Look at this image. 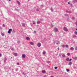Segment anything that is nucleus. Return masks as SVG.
Masks as SVG:
<instances>
[{"mask_svg": "<svg viewBox=\"0 0 77 77\" xmlns=\"http://www.w3.org/2000/svg\"><path fill=\"white\" fill-rule=\"evenodd\" d=\"M68 4H69H69H70V3H69V2H68Z\"/></svg>", "mask_w": 77, "mask_h": 77, "instance_id": "39", "label": "nucleus"}, {"mask_svg": "<svg viewBox=\"0 0 77 77\" xmlns=\"http://www.w3.org/2000/svg\"><path fill=\"white\" fill-rule=\"evenodd\" d=\"M37 24H41V22L40 21H38L37 22Z\"/></svg>", "mask_w": 77, "mask_h": 77, "instance_id": "19", "label": "nucleus"}, {"mask_svg": "<svg viewBox=\"0 0 77 77\" xmlns=\"http://www.w3.org/2000/svg\"><path fill=\"white\" fill-rule=\"evenodd\" d=\"M70 50H74V48L73 47L70 48Z\"/></svg>", "mask_w": 77, "mask_h": 77, "instance_id": "12", "label": "nucleus"}, {"mask_svg": "<svg viewBox=\"0 0 77 77\" xmlns=\"http://www.w3.org/2000/svg\"><path fill=\"white\" fill-rule=\"evenodd\" d=\"M41 21H43V19H41Z\"/></svg>", "mask_w": 77, "mask_h": 77, "instance_id": "47", "label": "nucleus"}, {"mask_svg": "<svg viewBox=\"0 0 77 77\" xmlns=\"http://www.w3.org/2000/svg\"><path fill=\"white\" fill-rule=\"evenodd\" d=\"M62 57H65V54H63L62 55Z\"/></svg>", "mask_w": 77, "mask_h": 77, "instance_id": "20", "label": "nucleus"}, {"mask_svg": "<svg viewBox=\"0 0 77 77\" xmlns=\"http://www.w3.org/2000/svg\"><path fill=\"white\" fill-rule=\"evenodd\" d=\"M51 11H53V8H51Z\"/></svg>", "mask_w": 77, "mask_h": 77, "instance_id": "24", "label": "nucleus"}, {"mask_svg": "<svg viewBox=\"0 0 77 77\" xmlns=\"http://www.w3.org/2000/svg\"><path fill=\"white\" fill-rule=\"evenodd\" d=\"M76 30H77V29H76Z\"/></svg>", "mask_w": 77, "mask_h": 77, "instance_id": "50", "label": "nucleus"}, {"mask_svg": "<svg viewBox=\"0 0 77 77\" xmlns=\"http://www.w3.org/2000/svg\"><path fill=\"white\" fill-rule=\"evenodd\" d=\"M48 63H50V61H48Z\"/></svg>", "mask_w": 77, "mask_h": 77, "instance_id": "46", "label": "nucleus"}, {"mask_svg": "<svg viewBox=\"0 0 77 77\" xmlns=\"http://www.w3.org/2000/svg\"><path fill=\"white\" fill-rule=\"evenodd\" d=\"M14 54L15 56H17L18 55V54H17V53H14Z\"/></svg>", "mask_w": 77, "mask_h": 77, "instance_id": "13", "label": "nucleus"}, {"mask_svg": "<svg viewBox=\"0 0 77 77\" xmlns=\"http://www.w3.org/2000/svg\"><path fill=\"white\" fill-rule=\"evenodd\" d=\"M17 4H18V5H20V2H19V1H17Z\"/></svg>", "mask_w": 77, "mask_h": 77, "instance_id": "18", "label": "nucleus"}, {"mask_svg": "<svg viewBox=\"0 0 77 77\" xmlns=\"http://www.w3.org/2000/svg\"><path fill=\"white\" fill-rule=\"evenodd\" d=\"M75 34L76 35H77V32H74Z\"/></svg>", "mask_w": 77, "mask_h": 77, "instance_id": "25", "label": "nucleus"}, {"mask_svg": "<svg viewBox=\"0 0 77 77\" xmlns=\"http://www.w3.org/2000/svg\"><path fill=\"white\" fill-rule=\"evenodd\" d=\"M33 24H35V22L34 21L33 22Z\"/></svg>", "mask_w": 77, "mask_h": 77, "instance_id": "28", "label": "nucleus"}, {"mask_svg": "<svg viewBox=\"0 0 77 77\" xmlns=\"http://www.w3.org/2000/svg\"><path fill=\"white\" fill-rule=\"evenodd\" d=\"M66 70L67 71H69V69H66Z\"/></svg>", "mask_w": 77, "mask_h": 77, "instance_id": "31", "label": "nucleus"}, {"mask_svg": "<svg viewBox=\"0 0 77 77\" xmlns=\"http://www.w3.org/2000/svg\"><path fill=\"white\" fill-rule=\"evenodd\" d=\"M17 65H19V63H17Z\"/></svg>", "mask_w": 77, "mask_h": 77, "instance_id": "45", "label": "nucleus"}, {"mask_svg": "<svg viewBox=\"0 0 77 77\" xmlns=\"http://www.w3.org/2000/svg\"><path fill=\"white\" fill-rule=\"evenodd\" d=\"M3 27H5V24H3Z\"/></svg>", "mask_w": 77, "mask_h": 77, "instance_id": "37", "label": "nucleus"}, {"mask_svg": "<svg viewBox=\"0 0 77 77\" xmlns=\"http://www.w3.org/2000/svg\"><path fill=\"white\" fill-rule=\"evenodd\" d=\"M28 0V1H29L30 0Z\"/></svg>", "mask_w": 77, "mask_h": 77, "instance_id": "51", "label": "nucleus"}, {"mask_svg": "<svg viewBox=\"0 0 77 77\" xmlns=\"http://www.w3.org/2000/svg\"><path fill=\"white\" fill-rule=\"evenodd\" d=\"M57 67H55V69H57Z\"/></svg>", "mask_w": 77, "mask_h": 77, "instance_id": "41", "label": "nucleus"}, {"mask_svg": "<svg viewBox=\"0 0 77 77\" xmlns=\"http://www.w3.org/2000/svg\"><path fill=\"white\" fill-rule=\"evenodd\" d=\"M1 35H2V36H4V33H2L1 34Z\"/></svg>", "mask_w": 77, "mask_h": 77, "instance_id": "32", "label": "nucleus"}, {"mask_svg": "<svg viewBox=\"0 0 77 77\" xmlns=\"http://www.w3.org/2000/svg\"><path fill=\"white\" fill-rule=\"evenodd\" d=\"M51 77H54V76H51Z\"/></svg>", "mask_w": 77, "mask_h": 77, "instance_id": "48", "label": "nucleus"}, {"mask_svg": "<svg viewBox=\"0 0 77 77\" xmlns=\"http://www.w3.org/2000/svg\"><path fill=\"white\" fill-rule=\"evenodd\" d=\"M62 47H63V48H65V45H63Z\"/></svg>", "mask_w": 77, "mask_h": 77, "instance_id": "27", "label": "nucleus"}, {"mask_svg": "<svg viewBox=\"0 0 77 77\" xmlns=\"http://www.w3.org/2000/svg\"><path fill=\"white\" fill-rule=\"evenodd\" d=\"M11 58H12V57H11Z\"/></svg>", "mask_w": 77, "mask_h": 77, "instance_id": "52", "label": "nucleus"}, {"mask_svg": "<svg viewBox=\"0 0 77 77\" xmlns=\"http://www.w3.org/2000/svg\"><path fill=\"white\" fill-rule=\"evenodd\" d=\"M75 19V18H74V17H73L72 18V20H74Z\"/></svg>", "mask_w": 77, "mask_h": 77, "instance_id": "35", "label": "nucleus"}, {"mask_svg": "<svg viewBox=\"0 0 77 77\" xmlns=\"http://www.w3.org/2000/svg\"><path fill=\"white\" fill-rule=\"evenodd\" d=\"M57 50H59V48H57Z\"/></svg>", "mask_w": 77, "mask_h": 77, "instance_id": "43", "label": "nucleus"}, {"mask_svg": "<svg viewBox=\"0 0 77 77\" xmlns=\"http://www.w3.org/2000/svg\"><path fill=\"white\" fill-rule=\"evenodd\" d=\"M60 44V43H59V42L57 41V40H55L54 42V44Z\"/></svg>", "mask_w": 77, "mask_h": 77, "instance_id": "1", "label": "nucleus"}, {"mask_svg": "<svg viewBox=\"0 0 77 77\" xmlns=\"http://www.w3.org/2000/svg\"><path fill=\"white\" fill-rule=\"evenodd\" d=\"M11 50H12L13 51H14V49L13 48H12Z\"/></svg>", "mask_w": 77, "mask_h": 77, "instance_id": "33", "label": "nucleus"}, {"mask_svg": "<svg viewBox=\"0 0 77 77\" xmlns=\"http://www.w3.org/2000/svg\"><path fill=\"white\" fill-rule=\"evenodd\" d=\"M45 53H46V52H45V51H43V54H45Z\"/></svg>", "mask_w": 77, "mask_h": 77, "instance_id": "17", "label": "nucleus"}, {"mask_svg": "<svg viewBox=\"0 0 77 77\" xmlns=\"http://www.w3.org/2000/svg\"><path fill=\"white\" fill-rule=\"evenodd\" d=\"M2 56V54H0V57H1Z\"/></svg>", "mask_w": 77, "mask_h": 77, "instance_id": "44", "label": "nucleus"}, {"mask_svg": "<svg viewBox=\"0 0 77 77\" xmlns=\"http://www.w3.org/2000/svg\"><path fill=\"white\" fill-rule=\"evenodd\" d=\"M66 60L67 61H69V59L68 58H67L66 59Z\"/></svg>", "mask_w": 77, "mask_h": 77, "instance_id": "22", "label": "nucleus"}, {"mask_svg": "<svg viewBox=\"0 0 77 77\" xmlns=\"http://www.w3.org/2000/svg\"><path fill=\"white\" fill-rule=\"evenodd\" d=\"M29 44L30 45H34V43L32 42H29Z\"/></svg>", "mask_w": 77, "mask_h": 77, "instance_id": "6", "label": "nucleus"}, {"mask_svg": "<svg viewBox=\"0 0 77 77\" xmlns=\"http://www.w3.org/2000/svg\"><path fill=\"white\" fill-rule=\"evenodd\" d=\"M22 25L23 26V27H25V24H24V23H22Z\"/></svg>", "mask_w": 77, "mask_h": 77, "instance_id": "7", "label": "nucleus"}, {"mask_svg": "<svg viewBox=\"0 0 77 77\" xmlns=\"http://www.w3.org/2000/svg\"><path fill=\"white\" fill-rule=\"evenodd\" d=\"M22 56L23 57V58H24V57H26V55L24 54H23L22 55Z\"/></svg>", "mask_w": 77, "mask_h": 77, "instance_id": "8", "label": "nucleus"}, {"mask_svg": "<svg viewBox=\"0 0 77 77\" xmlns=\"http://www.w3.org/2000/svg\"><path fill=\"white\" fill-rule=\"evenodd\" d=\"M66 12H67V13H69V14H70V13H71V12L69 11H66Z\"/></svg>", "mask_w": 77, "mask_h": 77, "instance_id": "15", "label": "nucleus"}, {"mask_svg": "<svg viewBox=\"0 0 77 77\" xmlns=\"http://www.w3.org/2000/svg\"><path fill=\"white\" fill-rule=\"evenodd\" d=\"M12 29H9V31H8V33L9 34H11V32H12Z\"/></svg>", "mask_w": 77, "mask_h": 77, "instance_id": "5", "label": "nucleus"}, {"mask_svg": "<svg viewBox=\"0 0 77 77\" xmlns=\"http://www.w3.org/2000/svg\"><path fill=\"white\" fill-rule=\"evenodd\" d=\"M67 56H70V53H68L67 54Z\"/></svg>", "mask_w": 77, "mask_h": 77, "instance_id": "23", "label": "nucleus"}, {"mask_svg": "<svg viewBox=\"0 0 77 77\" xmlns=\"http://www.w3.org/2000/svg\"><path fill=\"white\" fill-rule=\"evenodd\" d=\"M57 31H58V29L57 28H55L54 29V31L55 32H57Z\"/></svg>", "mask_w": 77, "mask_h": 77, "instance_id": "4", "label": "nucleus"}, {"mask_svg": "<svg viewBox=\"0 0 77 77\" xmlns=\"http://www.w3.org/2000/svg\"><path fill=\"white\" fill-rule=\"evenodd\" d=\"M20 41H17V43H18V44H20Z\"/></svg>", "mask_w": 77, "mask_h": 77, "instance_id": "29", "label": "nucleus"}, {"mask_svg": "<svg viewBox=\"0 0 77 77\" xmlns=\"http://www.w3.org/2000/svg\"><path fill=\"white\" fill-rule=\"evenodd\" d=\"M77 47L76 48H75V50H77Z\"/></svg>", "mask_w": 77, "mask_h": 77, "instance_id": "40", "label": "nucleus"}, {"mask_svg": "<svg viewBox=\"0 0 77 77\" xmlns=\"http://www.w3.org/2000/svg\"><path fill=\"white\" fill-rule=\"evenodd\" d=\"M36 33V31H34V33Z\"/></svg>", "mask_w": 77, "mask_h": 77, "instance_id": "26", "label": "nucleus"}, {"mask_svg": "<svg viewBox=\"0 0 77 77\" xmlns=\"http://www.w3.org/2000/svg\"><path fill=\"white\" fill-rule=\"evenodd\" d=\"M60 56H62V54H59Z\"/></svg>", "mask_w": 77, "mask_h": 77, "instance_id": "34", "label": "nucleus"}, {"mask_svg": "<svg viewBox=\"0 0 77 77\" xmlns=\"http://www.w3.org/2000/svg\"><path fill=\"white\" fill-rule=\"evenodd\" d=\"M9 0V1H11V0Z\"/></svg>", "mask_w": 77, "mask_h": 77, "instance_id": "49", "label": "nucleus"}, {"mask_svg": "<svg viewBox=\"0 0 77 77\" xmlns=\"http://www.w3.org/2000/svg\"><path fill=\"white\" fill-rule=\"evenodd\" d=\"M72 62H69V63L68 65H72Z\"/></svg>", "mask_w": 77, "mask_h": 77, "instance_id": "11", "label": "nucleus"}, {"mask_svg": "<svg viewBox=\"0 0 77 77\" xmlns=\"http://www.w3.org/2000/svg\"><path fill=\"white\" fill-rule=\"evenodd\" d=\"M75 24H76V26H77V22H76Z\"/></svg>", "mask_w": 77, "mask_h": 77, "instance_id": "36", "label": "nucleus"}, {"mask_svg": "<svg viewBox=\"0 0 77 77\" xmlns=\"http://www.w3.org/2000/svg\"><path fill=\"white\" fill-rule=\"evenodd\" d=\"M73 2H74V3H77V0H74L73 1Z\"/></svg>", "mask_w": 77, "mask_h": 77, "instance_id": "9", "label": "nucleus"}, {"mask_svg": "<svg viewBox=\"0 0 77 77\" xmlns=\"http://www.w3.org/2000/svg\"><path fill=\"white\" fill-rule=\"evenodd\" d=\"M13 33H15V31L14 30V29H13L12 31Z\"/></svg>", "mask_w": 77, "mask_h": 77, "instance_id": "21", "label": "nucleus"}, {"mask_svg": "<svg viewBox=\"0 0 77 77\" xmlns=\"http://www.w3.org/2000/svg\"><path fill=\"white\" fill-rule=\"evenodd\" d=\"M37 45L38 47H40L41 46V44L40 43H38L37 44Z\"/></svg>", "mask_w": 77, "mask_h": 77, "instance_id": "2", "label": "nucleus"}, {"mask_svg": "<svg viewBox=\"0 0 77 77\" xmlns=\"http://www.w3.org/2000/svg\"><path fill=\"white\" fill-rule=\"evenodd\" d=\"M42 72L43 73H45V72H45V71L43 70L42 71Z\"/></svg>", "mask_w": 77, "mask_h": 77, "instance_id": "14", "label": "nucleus"}, {"mask_svg": "<svg viewBox=\"0 0 77 77\" xmlns=\"http://www.w3.org/2000/svg\"><path fill=\"white\" fill-rule=\"evenodd\" d=\"M66 48L68 47V45H66Z\"/></svg>", "mask_w": 77, "mask_h": 77, "instance_id": "30", "label": "nucleus"}, {"mask_svg": "<svg viewBox=\"0 0 77 77\" xmlns=\"http://www.w3.org/2000/svg\"><path fill=\"white\" fill-rule=\"evenodd\" d=\"M73 38H76V37H77V36H76V35H73Z\"/></svg>", "mask_w": 77, "mask_h": 77, "instance_id": "16", "label": "nucleus"}, {"mask_svg": "<svg viewBox=\"0 0 77 77\" xmlns=\"http://www.w3.org/2000/svg\"><path fill=\"white\" fill-rule=\"evenodd\" d=\"M64 15L65 16H67V15H66V14H64Z\"/></svg>", "mask_w": 77, "mask_h": 77, "instance_id": "42", "label": "nucleus"}, {"mask_svg": "<svg viewBox=\"0 0 77 77\" xmlns=\"http://www.w3.org/2000/svg\"><path fill=\"white\" fill-rule=\"evenodd\" d=\"M26 39L27 40H30V38H29V37H27L26 38Z\"/></svg>", "mask_w": 77, "mask_h": 77, "instance_id": "10", "label": "nucleus"}, {"mask_svg": "<svg viewBox=\"0 0 77 77\" xmlns=\"http://www.w3.org/2000/svg\"><path fill=\"white\" fill-rule=\"evenodd\" d=\"M72 60V59H70L69 60V61H71V60Z\"/></svg>", "mask_w": 77, "mask_h": 77, "instance_id": "38", "label": "nucleus"}, {"mask_svg": "<svg viewBox=\"0 0 77 77\" xmlns=\"http://www.w3.org/2000/svg\"><path fill=\"white\" fill-rule=\"evenodd\" d=\"M63 30L64 31H66V32H67L68 31V29L66 27H64Z\"/></svg>", "mask_w": 77, "mask_h": 77, "instance_id": "3", "label": "nucleus"}]
</instances>
